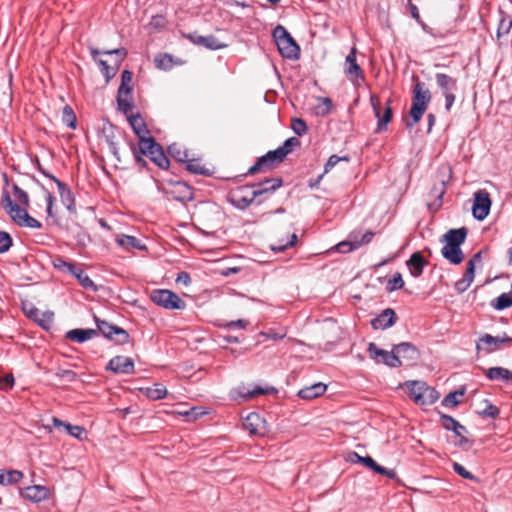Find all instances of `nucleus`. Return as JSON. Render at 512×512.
Here are the masks:
<instances>
[{
	"label": "nucleus",
	"mask_w": 512,
	"mask_h": 512,
	"mask_svg": "<svg viewBox=\"0 0 512 512\" xmlns=\"http://www.w3.org/2000/svg\"><path fill=\"white\" fill-rule=\"evenodd\" d=\"M151 301L167 310H183L186 303L175 292L168 289H155L150 294Z\"/></svg>",
	"instance_id": "nucleus-3"
},
{
	"label": "nucleus",
	"mask_w": 512,
	"mask_h": 512,
	"mask_svg": "<svg viewBox=\"0 0 512 512\" xmlns=\"http://www.w3.org/2000/svg\"><path fill=\"white\" fill-rule=\"evenodd\" d=\"M284 158L280 156L277 149L270 150L262 155L257 161L248 169V175H254L259 172H266L272 169L275 165L283 162Z\"/></svg>",
	"instance_id": "nucleus-10"
},
{
	"label": "nucleus",
	"mask_w": 512,
	"mask_h": 512,
	"mask_svg": "<svg viewBox=\"0 0 512 512\" xmlns=\"http://www.w3.org/2000/svg\"><path fill=\"white\" fill-rule=\"evenodd\" d=\"M250 189V185H245L232 190L228 196L229 202L237 209H246L255 200V197H253V192H249Z\"/></svg>",
	"instance_id": "nucleus-11"
},
{
	"label": "nucleus",
	"mask_w": 512,
	"mask_h": 512,
	"mask_svg": "<svg viewBox=\"0 0 512 512\" xmlns=\"http://www.w3.org/2000/svg\"><path fill=\"white\" fill-rule=\"evenodd\" d=\"M23 496L32 502L38 503L48 498L49 489L41 485L28 486L24 489Z\"/></svg>",
	"instance_id": "nucleus-26"
},
{
	"label": "nucleus",
	"mask_w": 512,
	"mask_h": 512,
	"mask_svg": "<svg viewBox=\"0 0 512 512\" xmlns=\"http://www.w3.org/2000/svg\"><path fill=\"white\" fill-rule=\"evenodd\" d=\"M97 335V330L95 329H72L69 330L65 337L71 341L77 342V343H83L87 340L92 339L94 336Z\"/></svg>",
	"instance_id": "nucleus-29"
},
{
	"label": "nucleus",
	"mask_w": 512,
	"mask_h": 512,
	"mask_svg": "<svg viewBox=\"0 0 512 512\" xmlns=\"http://www.w3.org/2000/svg\"><path fill=\"white\" fill-rule=\"evenodd\" d=\"M484 403H485V408H483L481 411H479L478 414L483 417L496 419L500 414V409L488 400H485Z\"/></svg>",
	"instance_id": "nucleus-53"
},
{
	"label": "nucleus",
	"mask_w": 512,
	"mask_h": 512,
	"mask_svg": "<svg viewBox=\"0 0 512 512\" xmlns=\"http://www.w3.org/2000/svg\"><path fill=\"white\" fill-rule=\"evenodd\" d=\"M403 286H404V281H403L402 275H401V273L397 272L393 275V277L391 279L388 280L387 285H386V290L388 292H393V291L402 289Z\"/></svg>",
	"instance_id": "nucleus-54"
},
{
	"label": "nucleus",
	"mask_w": 512,
	"mask_h": 512,
	"mask_svg": "<svg viewBox=\"0 0 512 512\" xmlns=\"http://www.w3.org/2000/svg\"><path fill=\"white\" fill-rule=\"evenodd\" d=\"M12 190L14 193L15 198L18 200L20 205H22V208H28L29 207V196L26 191L21 189L17 184L12 185Z\"/></svg>",
	"instance_id": "nucleus-55"
},
{
	"label": "nucleus",
	"mask_w": 512,
	"mask_h": 512,
	"mask_svg": "<svg viewBox=\"0 0 512 512\" xmlns=\"http://www.w3.org/2000/svg\"><path fill=\"white\" fill-rule=\"evenodd\" d=\"M0 206L5 210L11 219L12 216H15V214L21 209V206L11 199L9 192L6 190H3L2 192Z\"/></svg>",
	"instance_id": "nucleus-35"
},
{
	"label": "nucleus",
	"mask_w": 512,
	"mask_h": 512,
	"mask_svg": "<svg viewBox=\"0 0 512 512\" xmlns=\"http://www.w3.org/2000/svg\"><path fill=\"white\" fill-rule=\"evenodd\" d=\"M491 205L490 194L485 189L476 191L472 206L473 217L478 221H483L489 215Z\"/></svg>",
	"instance_id": "nucleus-9"
},
{
	"label": "nucleus",
	"mask_w": 512,
	"mask_h": 512,
	"mask_svg": "<svg viewBox=\"0 0 512 512\" xmlns=\"http://www.w3.org/2000/svg\"><path fill=\"white\" fill-rule=\"evenodd\" d=\"M197 41L199 46H203L209 50H220L227 46L226 44L221 43L214 35L202 36V38H197Z\"/></svg>",
	"instance_id": "nucleus-42"
},
{
	"label": "nucleus",
	"mask_w": 512,
	"mask_h": 512,
	"mask_svg": "<svg viewBox=\"0 0 512 512\" xmlns=\"http://www.w3.org/2000/svg\"><path fill=\"white\" fill-rule=\"evenodd\" d=\"M62 203L68 211L76 213L75 198L70 188L62 181L56 183Z\"/></svg>",
	"instance_id": "nucleus-25"
},
{
	"label": "nucleus",
	"mask_w": 512,
	"mask_h": 512,
	"mask_svg": "<svg viewBox=\"0 0 512 512\" xmlns=\"http://www.w3.org/2000/svg\"><path fill=\"white\" fill-rule=\"evenodd\" d=\"M65 430L70 436L79 440L82 439V436L85 433V429L82 426L72 425L70 423L65 425Z\"/></svg>",
	"instance_id": "nucleus-63"
},
{
	"label": "nucleus",
	"mask_w": 512,
	"mask_h": 512,
	"mask_svg": "<svg viewBox=\"0 0 512 512\" xmlns=\"http://www.w3.org/2000/svg\"><path fill=\"white\" fill-rule=\"evenodd\" d=\"M452 467H453V470L462 478L467 479V480H472L475 482L479 481L475 475H473L471 472L466 470V468L464 466H462L461 464H459L458 462H453Z\"/></svg>",
	"instance_id": "nucleus-58"
},
{
	"label": "nucleus",
	"mask_w": 512,
	"mask_h": 512,
	"mask_svg": "<svg viewBox=\"0 0 512 512\" xmlns=\"http://www.w3.org/2000/svg\"><path fill=\"white\" fill-rule=\"evenodd\" d=\"M155 66L162 70H168L173 66V58L170 54H159L155 57Z\"/></svg>",
	"instance_id": "nucleus-52"
},
{
	"label": "nucleus",
	"mask_w": 512,
	"mask_h": 512,
	"mask_svg": "<svg viewBox=\"0 0 512 512\" xmlns=\"http://www.w3.org/2000/svg\"><path fill=\"white\" fill-rule=\"evenodd\" d=\"M348 461L354 464H363L374 472V470L382 471L381 465H379L371 456H361L357 452H350L348 454Z\"/></svg>",
	"instance_id": "nucleus-31"
},
{
	"label": "nucleus",
	"mask_w": 512,
	"mask_h": 512,
	"mask_svg": "<svg viewBox=\"0 0 512 512\" xmlns=\"http://www.w3.org/2000/svg\"><path fill=\"white\" fill-rule=\"evenodd\" d=\"M22 478L23 473L19 470H0V485L16 484Z\"/></svg>",
	"instance_id": "nucleus-38"
},
{
	"label": "nucleus",
	"mask_w": 512,
	"mask_h": 512,
	"mask_svg": "<svg viewBox=\"0 0 512 512\" xmlns=\"http://www.w3.org/2000/svg\"><path fill=\"white\" fill-rule=\"evenodd\" d=\"M474 277L475 273L473 272V263H467L463 277L454 284L455 289L459 292L466 291L473 282Z\"/></svg>",
	"instance_id": "nucleus-34"
},
{
	"label": "nucleus",
	"mask_w": 512,
	"mask_h": 512,
	"mask_svg": "<svg viewBox=\"0 0 512 512\" xmlns=\"http://www.w3.org/2000/svg\"><path fill=\"white\" fill-rule=\"evenodd\" d=\"M106 370L116 374H132L134 373V362L130 357L118 355L108 362Z\"/></svg>",
	"instance_id": "nucleus-18"
},
{
	"label": "nucleus",
	"mask_w": 512,
	"mask_h": 512,
	"mask_svg": "<svg viewBox=\"0 0 512 512\" xmlns=\"http://www.w3.org/2000/svg\"><path fill=\"white\" fill-rule=\"evenodd\" d=\"M283 185L282 178H271V179H265L264 181L250 185L251 188H253V197L255 199L261 195L267 194V193H273L275 190L280 188Z\"/></svg>",
	"instance_id": "nucleus-20"
},
{
	"label": "nucleus",
	"mask_w": 512,
	"mask_h": 512,
	"mask_svg": "<svg viewBox=\"0 0 512 512\" xmlns=\"http://www.w3.org/2000/svg\"><path fill=\"white\" fill-rule=\"evenodd\" d=\"M326 389L327 386L324 383L318 382L311 386L300 389L297 395L301 399L312 400L323 395L326 392Z\"/></svg>",
	"instance_id": "nucleus-28"
},
{
	"label": "nucleus",
	"mask_w": 512,
	"mask_h": 512,
	"mask_svg": "<svg viewBox=\"0 0 512 512\" xmlns=\"http://www.w3.org/2000/svg\"><path fill=\"white\" fill-rule=\"evenodd\" d=\"M438 398V391L435 388L429 387L425 384L418 404L421 406L431 405L436 402Z\"/></svg>",
	"instance_id": "nucleus-44"
},
{
	"label": "nucleus",
	"mask_w": 512,
	"mask_h": 512,
	"mask_svg": "<svg viewBox=\"0 0 512 512\" xmlns=\"http://www.w3.org/2000/svg\"><path fill=\"white\" fill-rule=\"evenodd\" d=\"M425 384V382L421 381H410L406 383L409 398L417 404L419 403Z\"/></svg>",
	"instance_id": "nucleus-41"
},
{
	"label": "nucleus",
	"mask_w": 512,
	"mask_h": 512,
	"mask_svg": "<svg viewBox=\"0 0 512 512\" xmlns=\"http://www.w3.org/2000/svg\"><path fill=\"white\" fill-rule=\"evenodd\" d=\"M89 50L92 59L99 66V69L102 75L104 76L106 83H109L110 80L113 79L118 72V69L120 67L119 61H115L114 65H108V63L105 60L99 58L101 52L97 48L89 47Z\"/></svg>",
	"instance_id": "nucleus-16"
},
{
	"label": "nucleus",
	"mask_w": 512,
	"mask_h": 512,
	"mask_svg": "<svg viewBox=\"0 0 512 512\" xmlns=\"http://www.w3.org/2000/svg\"><path fill=\"white\" fill-rule=\"evenodd\" d=\"M128 122L133 129V132L137 135L139 139V145H141V141L144 139H149L150 131L148 130L146 123L142 119L140 113L131 114L127 117Z\"/></svg>",
	"instance_id": "nucleus-23"
},
{
	"label": "nucleus",
	"mask_w": 512,
	"mask_h": 512,
	"mask_svg": "<svg viewBox=\"0 0 512 512\" xmlns=\"http://www.w3.org/2000/svg\"><path fill=\"white\" fill-rule=\"evenodd\" d=\"M185 168L187 171L197 175L210 176L211 171L206 168L199 158H188V161L185 163Z\"/></svg>",
	"instance_id": "nucleus-37"
},
{
	"label": "nucleus",
	"mask_w": 512,
	"mask_h": 512,
	"mask_svg": "<svg viewBox=\"0 0 512 512\" xmlns=\"http://www.w3.org/2000/svg\"><path fill=\"white\" fill-rule=\"evenodd\" d=\"M16 225L20 227H28L33 229H40L42 224L40 221L30 216L27 212V208H21L15 216L11 219Z\"/></svg>",
	"instance_id": "nucleus-24"
},
{
	"label": "nucleus",
	"mask_w": 512,
	"mask_h": 512,
	"mask_svg": "<svg viewBox=\"0 0 512 512\" xmlns=\"http://www.w3.org/2000/svg\"><path fill=\"white\" fill-rule=\"evenodd\" d=\"M167 19L164 15L157 14L151 17L149 27L156 31L164 29L167 25Z\"/></svg>",
	"instance_id": "nucleus-57"
},
{
	"label": "nucleus",
	"mask_w": 512,
	"mask_h": 512,
	"mask_svg": "<svg viewBox=\"0 0 512 512\" xmlns=\"http://www.w3.org/2000/svg\"><path fill=\"white\" fill-rule=\"evenodd\" d=\"M52 265L56 270L63 273L70 274V272H74L75 263L66 261L62 256H56L52 260Z\"/></svg>",
	"instance_id": "nucleus-51"
},
{
	"label": "nucleus",
	"mask_w": 512,
	"mask_h": 512,
	"mask_svg": "<svg viewBox=\"0 0 512 512\" xmlns=\"http://www.w3.org/2000/svg\"><path fill=\"white\" fill-rule=\"evenodd\" d=\"M464 260V254L461 246L452 245L450 246V263L460 264Z\"/></svg>",
	"instance_id": "nucleus-59"
},
{
	"label": "nucleus",
	"mask_w": 512,
	"mask_h": 512,
	"mask_svg": "<svg viewBox=\"0 0 512 512\" xmlns=\"http://www.w3.org/2000/svg\"><path fill=\"white\" fill-rule=\"evenodd\" d=\"M291 128L294 131L295 134L298 136H302L307 133L308 126L306 122L301 118H295L292 121Z\"/></svg>",
	"instance_id": "nucleus-61"
},
{
	"label": "nucleus",
	"mask_w": 512,
	"mask_h": 512,
	"mask_svg": "<svg viewBox=\"0 0 512 512\" xmlns=\"http://www.w3.org/2000/svg\"><path fill=\"white\" fill-rule=\"evenodd\" d=\"M512 337L504 334L503 336H492L490 334H484L479 338L476 345L478 351L485 350L487 353L497 351L503 344H510Z\"/></svg>",
	"instance_id": "nucleus-13"
},
{
	"label": "nucleus",
	"mask_w": 512,
	"mask_h": 512,
	"mask_svg": "<svg viewBox=\"0 0 512 512\" xmlns=\"http://www.w3.org/2000/svg\"><path fill=\"white\" fill-rule=\"evenodd\" d=\"M397 321V315L392 308L384 309L379 315L371 319L370 324L373 329L385 330L392 327Z\"/></svg>",
	"instance_id": "nucleus-19"
},
{
	"label": "nucleus",
	"mask_w": 512,
	"mask_h": 512,
	"mask_svg": "<svg viewBox=\"0 0 512 512\" xmlns=\"http://www.w3.org/2000/svg\"><path fill=\"white\" fill-rule=\"evenodd\" d=\"M450 431L453 432L455 440L454 444L459 446L463 451L470 450L473 445V440L470 438V433L467 428L461 425L457 420L450 416Z\"/></svg>",
	"instance_id": "nucleus-14"
},
{
	"label": "nucleus",
	"mask_w": 512,
	"mask_h": 512,
	"mask_svg": "<svg viewBox=\"0 0 512 512\" xmlns=\"http://www.w3.org/2000/svg\"><path fill=\"white\" fill-rule=\"evenodd\" d=\"M300 145L301 142L297 137H290L284 141L283 145L277 148V151L280 156L285 159V157L290 154L295 147H299Z\"/></svg>",
	"instance_id": "nucleus-48"
},
{
	"label": "nucleus",
	"mask_w": 512,
	"mask_h": 512,
	"mask_svg": "<svg viewBox=\"0 0 512 512\" xmlns=\"http://www.w3.org/2000/svg\"><path fill=\"white\" fill-rule=\"evenodd\" d=\"M406 264L410 271V274L413 277L418 278L423 273V269H424V266L426 265V261H425L424 257L419 252H415L410 256V258L407 260Z\"/></svg>",
	"instance_id": "nucleus-27"
},
{
	"label": "nucleus",
	"mask_w": 512,
	"mask_h": 512,
	"mask_svg": "<svg viewBox=\"0 0 512 512\" xmlns=\"http://www.w3.org/2000/svg\"><path fill=\"white\" fill-rule=\"evenodd\" d=\"M243 427L251 435L263 436L266 433V421L256 412H251L244 418Z\"/></svg>",
	"instance_id": "nucleus-17"
},
{
	"label": "nucleus",
	"mask_w": 512,
	"mask_h": 512,
	"mask_svg": "<svg viewBox=\"0 0 512 512\" xmlns=\"http://www.w3.org/2000/svg\"><path fill=\"white\" fill-rule=\"evenodd\" d=\"M140 152L161 169H168L170 161L165 155L162 146L153 137L141 141Z\"/></svg>",
	"instance_id": "nucleus-4"
},
{
	"label": "nucleus",
	"mask_w": 512,
	"mask_h": 512,
	"mask_svg": "<svg viewBox=\"0 0 512 512\" xmlns=\"http://www.w3.org/2000/svg\"><path fill=\"white\" fill-rule=\"evenodd\" d=\"M436 81L439 87L443 89V96L445 97V108L448 109V75L443 73L436 74Z\"/></svg>",
	"instance_id": "nucleus-56"
},
{
	"label": "nucleus",
	"mask_w": 512,
	"mask_h": 512,
	"mask_svg": "<svg viewBox=\"0 0 512 512\" xmlns=\"http://www.w3.org/2000/svg\"><path fill=\"white\" fill-rule=\"evenodd\" d=\"M273 37L283 58L297 60L300 57V47L285 27L276 26L273 30Z\"/></svg>",
	"instance_id": "nucleus-2"
},
{
	"label": "nucleus",
	"mask_w": 512,
	"mask_h": 512,
	"mask_svg": "<svg viewBox=\"0 0 512 512\" xmlns=\"http://www.w3.org/2000/svg\"><path fill=\"white\" fill-rule=\"evenodd\" d=\"M94 320L97 326V334L101 333L105 338L114 341L118 345L129 342V334L123 328L101 320L97 316H94Z\"/></svg>",
	"instance_id": "nucleus-6"
},
{
	"label": "nucleus",
	"mask_w": 512,
	"mask_h": 512,
	"mask_svg": "<svg viewBox=\"0 0 512 512\" xmlns=\"http://www.w3.org/2000/svg\"><path fill=\"white\" fill-rule=\"evenodd\" d=\"M491 306L498 311L507 309L512 306V283L508 293H502L491 301Z\"/></svg>",
	"instance_id": "nucleus-39"
},
{
	"label": "nucleus",
	"mask_w": 512,
	"mask_h": 512,
	"mask_svg": "<svg viewBox=\"0 0 512 512\" xmlns=\"http://www.w3.org/2000/svg\"><path fill=\"white\" fill-rule=\"evenodd\" d=\"M512 28V19L510 16L500 11V20L497 28V37L507 35Z\"/></svg>",
	"instance_id": "nucleus-47"
},
{
	"label": "nucleus",
	"mask_w": 512,
	"mask_h": 512,
	"mask_svg": "<svg viewBox=\"0 0 512 512\" xmlns=\"http://www.w3.org/2000/svg\"><path fill=\"white\" fill-rule=\"evenodd\" d=\"M117 108L124 113L126 117L133 114L134 101L131 94L117 93Z\"/></svg>",
	"instance_id": "nucleus-36"
},
{
	"label": "nucleus",
	"mask_w": 512,
	"mask_h": 512,
	"mask_svg": "<svg viewBox=\"0 0 512 512\" xmlns=\"http://www.w3.org/2000/svg\"><path fill=\"white\" fill-rule=\"evenodd\" d=\"M346 67H345V73L349 77L351 81L355 79H361L364 80V73L359 64L357 63L356 59V48H352L349 54L346 56L345 59Z\"/></svg>",
	"instance_id": "nucleus-21"
},
{
	"label": "nucleus",
	"mask_w": 512,
	"mask_h": 512,
	"mask_svg": "<svg viewBox=\"0 0 512 512\" xmlns=\"http://www.w3.org/2000/svg\"><path fill=\"white\" fill-rule=\"evenodd\" d=\"M132 79H133V73L130 70H123L122 74H121V83H120L117 93L132 94V91H133Z\"/></svg>",
	"instance_id": "nucleus-45"
},
{
	"label": "nucleus",
	"mask_w": 512,
	"mask_h": 512,
	"mask_svg": "<svg viewBox=\"0 0 512 512\" xmlns=\"http://www.w3.org/2000/svg\"><path fill=\"white\" fill-rule=\"evenodd\" d=\"M274 391H276L274 387L262 388L256 386L254 388H249L246 385H240L233 390V399L238 401H248L257 396L269 394Z\"/></svg>",
	"instance_id": "nucleus-15"
},
{
	"label": "nucleus",
	"mask_w": 512,
	"mask_h": 512,
	"mask_svg": "<svg viewBox=\"0 0 512 512\" xmlns=\"http://www.w3.org/2000/svg\"><path fill=\"white\" fill-rule=\"evenodd\" d=\"M23 312L29 319L47 331L53 324L54 313L52 311L40 312L33 304H23Z\"/></svg>",
	"instance_id": "nucleus-12"
},
{
	"label": "nucleus",
	"mask_w": 512,
	"mask_h": 512,
	"mask_svg": "<svg viewBox=\"0 0 512 512\" xmlns=\"http://www.w3.org/2000/svg\"><path fill=\"white\" fill-rule=\"evenodd\" d=\"M465 391H466L465 387H460L459 389L455 390L454 392H450V396H449L450 407H456L457 405H459L462 402L460 397L464 396Z\"/></svg>",
	"instance_id": "nucleus-64"
},
{
	"label": "nucleus",
	"mask_w": 512,
	"mask_h": 512,
	"mask_svg": "<svg viewBox=\"0 0 512 512\" xmlns=\"http://www.w3.org/2000/svg\"><path fill=\"white\" fill-rule=\"evenodd\" d=\"M73 271L75 272H70V274L78 280V282L84 289L93 292H96L98 290V287L94 283V281L87 274H85L83 269L79 267L77 264H75Z\"/></svg>",
	"instance_id": "nucleus-32"
},
{
	"label": "nucleus",
	"mask_w": 512,
	"mask_h": 512,
	"mask_svg": "<svg viewBox=\"0 0 512 512\" xmlns=\"http://www.w3.org/2000/svg\"><path fill=\"white\" fill-rule=\"evenodd\" d=\"M486 377L489 380L497 381L501 380L506 383L512 384V371L504 367H491L486 370Z\"/></svg>",
	"instance_id": "nucleus-30"
},
{
	"label": "nucleus",
	"mask_w": 512,
	"mask_h": 512,
	"mask_svg": "<svg viewBox=\"0 0 512 512\" xmlns=\"http://www.w3.org/2000/svg\"><path fill=\"white\" fill-rule=\"evenodd\" d=\"M55 376L59 379H64L67 382H75L78 379V375L73 370L60 369L55 373Z\"/></svg>",
	"instance_id": "nucleus-62"
},
{
	"label": "nucleus",
	"mask_w": 512,
	"mask_h": 512,
	"mask_svg": "<svg viewBox=\"0 0 512 512\" xmlns=\"http://www.w3.org/2000/svg\"><path fill=\"white\" fill-rule=\"evenodd\" d=\"M396 357L398 360H406L409 362L417 361L419 358L418 349L410 342H402L394 345Z\"/></svg>",
	"instance_id": "nucleus-22"
},
{
	"label": "nucleus",
	"mask_w": 512,
	"mask_h": 512,
	"mask_svg": "<svg viewBox=\"0 0 512 512\" xmlns=\"http://www.w3.org/2000/svg\"><path fill=\"white\" fill-rule=\"evenodd\" d=\"M117 243L126 249L135 248L139 250H144L146 248L145 245L141 244V241L138 238L130 235H121L120 237L117 238Z\"/></svg>",
	"instance_id": "nucleus-43"
},
{
	"label": "nucleus",
	"mask_w": 512,
	"mask_h": 512,
	"mask_svg": "<svg viewBox=\"0 0 512 512\" xmlns=\"http://www.w3.org/2000/svg\"><path fill=\"white\" fill-rule=\"evenodd\" d=\"M140 391L150 400H161L166 397L167 389L160 383H155L151 387L140 388Z\"/></svg>",
	"instance_id": "nucleus-33"
},
{
	"label": "nucleus",
	"mask_w": 512,
	"mask_h": 512,
	"mask_svg": "<svg viewBox=\"0 0 512 512\" xmlns=\"http://www.w3.org/2000/svg\"><path fill=\"white\" fill-rule=\"evenodd\" d=\"M169 155L177 162L186 163L189 158V152L177 143L168 146Z\"/></svg>",
	"instance_id": "nucleus-40"
},
{
	"label": "nucleus",
	"mask_w": 512,
	"mask_h": 512,
	"mask_svg": "<svg viewBox=\"0 0 512 512\" xmlns=\"http://www.w3.org/2000/svg\"><path fill=\"white\" fill-rule=\"evenodd\" d=\"M62 122L70 129L77 126V118L71 106L65 105L62 111Z\"/></svg>",
	"instance_id": "nucleus-50"
},
{
	"label": "nucleus",
	"mask_w": 512,
	"mask_h": 512,
	"mask_svg": "<svg viewBox=\"0 0 512 512\" xmlns=\"http://www.w3.org/2000/svg\"><path fill=\"white\" fill-rule=\"evenodd\" d=\"M412 92V106L410 109L412 121L406 123L407 127H412L421 120L431 99L430 91L425 88V83L419 80L415 83Z\"/></svg>",
	"instance_id": "nucleus-1"
},
{
	"label": "nucleus",
	"mask_w": 512,
	"mask_h": 512,
	"mask_svg": "<svg viewBox=\"0 0 512 512\" xmlns=\"http://www.w3.org/2000/svg\"><path fill=\"white\" fill-rule=\"evenodd\" d=\"M163 192L167 197L186 204L194 199V190L186 182L168 180Z\"/></svg>",
	"instance_id": "nucleus-5"
},
{
	"label": "nucleus",
	"mask_w": 512,
	"mask_h": 512,
	"mask_svg": "<svg viewBox=\"0 0 512 512\" xmlns=\"http://www.w3.org/2000/svg\"><path fill=\"white\" fill-rule=\"evenodd\" d=\"M370 102H371V106L373 108L375 117L378 119L375 133H380V132H383V131L387 130V126H388V124L390 123V121L392 120V117H393V111H392V107H391L392 100L391 99L387 100V102L385 103L384 113L382 115L380 113V99H379V97L377 95H374V94L371 95L370 96Z\"/></svg>",
	"instance_id": "nucleus-8"
},
{
	"label": "nucleus",
	"mask_w": 512,
	"mask_h": 512,
	"mask_svg": "<svg viewBox=\"0 0 512 512\" xmlns=\"http://www.w3.org/2000/svg\"><path fill=\"white\" fill-rule=\"evenodd\" d=\"M367 351L371 359L377 363H383L391 368H397L402 365V361L396 357L395 348L391 351L380 349L375 343L368 344Z\"/></svg>",
	"instance_id": "nucleus-7"
},
{
	"label": "nucleus",
	"mask_w": 512,
	"mask_h": 512,
	"mask_svg": "<svg viewBox=\"0 0 512 512\" xmlns=\"http://www.w3.org/2000/svg\"><path fill=\"white\" fill-rule=\"evenodd\" d=\"M13 245V239L8 232L0 231V254L7 252Z\"/></svg>",
	"instance_id": "nucleus-60"
},
{
	"label": "nucleus",
	"mask_w": 512,
	"mask_h": 512,
	"mask_svg": "<svg viewBox=\"0 0 512 512\" xmlns=\"http://www.w3.org/2000/svg\"><path fill=\"white\" fill-rule=\"evenodd\" d=\"M297 235L295 233L291 234L288 240L279 239L275 243L270 245V248L274 252H284L287 248L293 247L297 242Z\"/></svg>",
	"instance_id": "nucleus-46"
},
{
	"label": "nucleus",
	"mask_w": 512,
	"mask_h": 512,
	"mask_svg": "<svg viewBox=\"0 0 512 512\" xmlns=\"http://www.w3.org/2000/svg\"><path fill=\"white\" fill-rule=\"evenodd\" d=\"M468 235V229L466 227H461L458 229H450V244L461 246L462 243L465 242Z\"/></svg>",
	"instance_id": "nucleus-49"
}]
</instances>
